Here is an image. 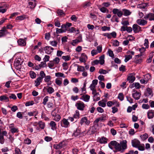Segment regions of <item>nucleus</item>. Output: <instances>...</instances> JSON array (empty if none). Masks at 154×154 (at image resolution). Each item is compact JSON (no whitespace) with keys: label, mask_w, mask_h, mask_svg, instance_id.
Instances as JSON below:
<instances>
[{"label":"nucleus","mask_w":154,"mask_h":154,"mask_svg":"<svg viewBox=\"0 0 154 154\" xmlns=\"http://www.w3.org/2000/svg\"><path fill=\"white\" fill-rule=\"evenodd\" d=\"M127 141L126 140H122L120 143L116 141H112L110 143L109 146L110 148L112 149V147L110 146V144L114 146L116 152H123L127 148Z\"/></svg>","instance_id":"f257e3e1"},{"label":"nucleus","mask_w":154,"mask_h":154,"mask_svg":"<svg viewBox=\"0 0 154 154\" xmlns=\"http://www.w3.org/2000/svg\"><path fill=\"white\" fill-rule=\"evenodd\" d=\"M107 118V117L106 114H102L101 116L98 119H96L94 122V126H98V122L99 121H104L106 120Z\"/></svg>","instance_id":"f03ea898"},{"label":"nucleus","mask_w":154,"mask_h":154,"mask_svg":"<svg viewBox=\"0 0 154 154\" xmlns=\"http://www.w3.org/2000/svg\"><path fill=\"white\" fill-rule=\"evenodd\" d=\"M75 106L78 109L81 111H83L85 107V105L84 103L80 101H78L76 103Z\"/></svg>","instance_id":"7ed1b4c3"},{"label":"nucleus","mask_w":154,"mask_h":154,"mask_svg":"<svg viewBox=\"0 0 154 154\" xmlns=\"http://www.w3.org/2000/svg\"><path fill=\"white\" fill-rule=\"evenodd\" d=\"M112 12L115 15H117V16L120 18L123 15L122 10L121 11L120 9L114 8L113 9Z\"/></svg>","instance_id":"20e7f679"},{"label":"nucleus","mask_w":154,"mask_h":154,"mask_svg":"<svg viewBox=\"0 0 154 154\" xmlns=\"http://www.w3.org/2000/svg\"><path fill=\"white\" fill-rule=\"evenodd\" d=\"M9 34V32L6 29V27L4 26L0 30V38L4 37Z\"/></svg>","instance_id":"39448f33"},{"label":"nucleus","mask_w":154,"mask_h":154,"mask_svg":"<svg viewBox=\"0 0 154 154\" xmlns=\"http://www.w3.org/2000/svg\"><path fill=\"white\" fill-rule=\"evenodd\" d=\"M60 125L63 127L67 128L70 126L69 122L68 121V119H63L61 121Z\"/></svg>","instance_id":"423d86ee"},{"label":"nucleus","mask_w":154,"mask_h":154,"mask_svg":"<svg viewBox=\"0 0 154 154\" xmlns=\"http://www.w3.org/2000/svg\"><path fill=\"white\" fill-rule=\"evenodd\" d=\"M133 91L134 93L132 94V97L135 100H139L141 96V94L140 93L134 90H133Z\"/></svg>","instance_id":"0eeeda50"},{"label":"nucleus","mask_w":154,"mask_h":154,"mask_svg":"<svg viewBox=\"0 0 154 154\" xmlns=\"http://www.w3.org/2000/svg\"><path fill=\"white\" fill-rule=\"evenodd\" d=\"M144 19L145 20L148 19L149 21L154 20V14L149 13L146 14L144 17Z\"/></svg>","instance_id":"6e6552de"},{"label":"nucleus","mask_w":154,"mask_h":154,"mask_svg":"<svg viewBox=\"0 0 154 154\" xmlns=\"http://www.w3.org/2000/svg\"><path fill=\"white\" fill-rule=\"evenodd\" d=\"M90 123V121L88 120L87 117H86L82 118L80 121V124L81 125L85 123V125H88Z\"/></svg>","instance_id":"1a4fd4ad"},{"label":"nucleus","mask_w":154,"mask_h":154,"mask_svg":"<svg viewBox=\"0 0 154 154\" xmlns=\"http://www.w3.org/2000/svg\"><path fill=\"white\" fill-rule=\"evenodd\" d=\"M137 24L140 26H144L147 24V22L146 20L140 19H137L136 21Z\"/></svg>","instance_id":"9d476101"},{"label":"nucleus","mask_w":154,"mask_h":154,"mask_svg":"<svg viewBox=\"0 0 154 154\" xmlns=\"http://www.w3.org/2000/svg\"><path fill=\"white\" fill-rule=\"evenodd\" d=\"M44 50L46 54H50L53 51L54 48L51 46H48L45 47L44 48Z\"/></svg>","instance_id":"9b49d317"},{"label":"nucleus","mask_w":154,"mask_h":154,"mask_svg":"<svg viewBox=\"0 0 154 154\" xmlns=\"http://www.w3.org/2000/svg\"><path fill=\"white\" fill-rule=\"evenodd\" d=\"M107 139L104 137H99L97 139V141L101 144H106L107 143Z\"/></svg>","instance_id":"f8f14e48"},{"label":"nucleus","mask_w":154,"mask_h":154,"mask_svg":"<svg viewBox=\"0 0 154 154\" xmlns=\"http://www.w3.org/2000/svg\"><path fill=\"white\" fill-rule=\"evenodd\" d=\"M141 56V55H137L135 56L134 58V62L137 64H140L142 61V59L141 58H139Z\"/></svg>","instance_id":"ddd939ff"},{"label":"nucleus","mask_w":154,"mask_h":154,"mask_svg":"<svg viewBox=\"0 0 154 154\" xmlns=\"http://www.w3.org/2000/svg\"><path fill=\"white\" fill-rule=\"evenodd\" d=\"M51 77L50 75H47L44 79L45 82L47 83V86H50L52 84V82L51 81Z\"/></svg>","instance_id":"4468645a"},{"label":"nucleus","mask_w":154,"mask_h":154,"mask_svg":"<svg viewBox=\"0 0 154 154\" xmlns=\"http://www.w3.org/2000/svg\"><path fill=\"white\" fill-rule=\"evenodd\" d=\"M90 99V96L88 94H84L82 95L80 99L83 100L85 102H88L89 101Z\"/></svg>","instance_id":"2eb2a0df"},{"label":"nucleus","mask_w":154,"mask_h":154,"mask_svg":"<svg viewBox=\"0 0 154 154\" xmlns=\"http://www.w3.org/2000/svg\"><path fill=\"white\" fill-rule=\"evenodd\" d=\"M4 136H7V132L6 131H3L2 132V135H0V143L1 144H4L5 142Z\"/></svg>","instance_id":"dca6fc26"},{"label":"nucleus","mask_w":154,"mask_h":154,"mask_svg":"<svg viewBox=\"0 0 154 154\" xmlns=\"http://www.w3.org/2000/svg\"><path fill=\"white\" fill-rule=\"evenodd\" d=\"M43 89L45 90L48 93L50 94H52L54 91V89L52 87L49 86L44 87Z\"/></svg>","instance_id":"f3484780"},{"label":"nucleus","mask_w":154,"mask_h":154,"mask_svg":"<svg viewBox=\"0 0 154 154\" xmlns=\"http://www.w3.org/2000/svg\"><path fill=\"white\" fill-rule=\"evenodd\" d=\"M87 59V55L85 53H83L81 54L79 60L81 62L85 63Z\"/></svg>","instance_id":"a211bd4d"},{"label":"nucleus","mask_w":154,"mask_h":154,"mask_svg":"<svg viewBox=\"0 0 154 154\" xmlns=\"http://www.w3.org/2000/svg\"><path fill=\"white\" fill-rule=\"evenodd\" d=\"M140 141L137 140L135 139L131 141L132 145L134 147L137 148L140 144Z\"/></svg>","instance_id":"6ab92c4d"},{"label":"nucleus","mask_w":154,"mask_h":154,"mask_svg":"<svg viewBox=\"0 0 154 154\" xmlns=\"http://www.w3.org/2000/svg\"><path fill=\"white\" fill-rule=\"evenodd\" d=\"M81 133V131L79 128H77L76 130L74 131L72 134V136L75 137H77L79 136Z\"/></svg>","instance_id":"aec40b11"},{"label":"nucleus","mask_w":154,"mask_h":154,"mask_svg":"<svg viewBox=\"0 0 154 154\" xmlns=\"http://www.w3.org/2000/svg\"><path fill=\"white\" fill-rule=\"evenodd\" d=\"M28 17L25 15H23L20 16H18L16 18V20H22L27 19Z\"/></svg>","instance_id":"412c9836"},{"label":"nucleus","mask_w":154,"mask_h":154,"mask_svg":"<svg viewBox=\"0 0 154 154\" xmlns=\"http://www.w3.org/2000/svg\"><path fill=\"white\" fill-rule=\"evenodd\" d=\"M29 4L31 8H33L36 6L35 1V0H30L29 2Z\"/></svg>","instance_id":"4be33fe9"},{"label":"nucleus","mask_w":154,"mask_h":154,"mask_svg":"<svg viewBox=\"0 0 154 154\" xmlns=\"http://www.w3.org/2000/svg\"><path fill=\"white\" fill-rule=\"evenodd\" d=\"M147 116L149 119L152 118L154 116V110H149L147 112Z\"/></svg>","instance_id":"5701e85b"},{"label":"nucleus","mask_w":154,"mask_h":154,"mask_svg":"<svg viewBox=\"0 0 154 154\" xmlns=\"http://www.w3.org/2000/svg\"><path fill=\"white\" fill-rule=\"evenodd\" d=\"M122 12L123 15L126 16L130 15L131 13V12L130 10L126 9H122Z\"/></svg>","instance_id":"b1692460"},{"label":"nucleus","mask_w":154,"mask_h":154,"mask_svg":"<svg viewBox=\"0 0 154 154\" xmlns=\"http://www.w3.org/2000/svg\"><path fill=\"white\" fill-rule=\"evenodd\" d=\"M92 94L94 95L93 100L94 101H97L100 100V95L99 93L96 92L94 94Z\"/></svg>","instance_id":"393cba45"},{"label":"nucleus","mask_w":154,"mask_h":154,"mask_svg":"<svg viewBox=\"0 0 154 154\" xmlns=\"http://www.w3.org/2000/svg\"><path fill=\"white\" fill-rule=\"evenodd\" d=\"M43 79L40 77H38L37 78L36 80L35 81V85L36 87H38L40 85V83L42 82Z\"/></svg>","instance_id":"a878e982"},{"label":"nucleus","mask_w":154,"mask_h":154,"mask_svg":"<svg viewBox=\"0 0 154 154\" xmlns=\"http://www.w3.org/2000/svg\"><path fill=\"white\" fill-rule=\"evenodd\" d=\"M149 6L148 3H143L139 4L137 5V8L140 9H144Z\"/></svg>","instance_id":"bb28decb"},{"label":"nucleus","mask_w":154,"mask_h":154,"mask_svg":"<svg viewBox=\"0 0 154 154\" xmlns=\"http://www.w3.org/2000/svg\"><path fill=\"white\" fill-rule=\"evenodd\" d=\"M17 43L19 45L24 46L26 45V42L23 38H20L17 41Z\"/></svg>","instance_id":"cd10ccee"},{"label":"nucleus","mask_w":154,"mask_h":154,"mask_svg":"<svg viewBox=\"0 0 154 154\" xmlns=\"http://www.w3.org/2000/svg\"><path fill=\"white\" fill-rule=\"evenodd\" d=\"M50 126L51 127V129L53 130H55L57 129V126L56 123L54 121H52L50 124Z\"/></svg>","instance_id":"c85d7f7f"},{"label":"nucleus","mask_w":154,"mask_h":154,"mask_svg":"<svg viewBox=\"0 0 154 154\" xmlns=\"http://www.w3.org/2000/svg\"><path fill=\"white\" fill-rule=\"evenodd\" d=\"M127 80L130 83H133L135 79V77L131 75H130L127 78Z\"/></svg>","instance_id":"c756f323"},{"label":"nucleus","mask_w":154,"mask_h":154,"mask_svg":"<svg viewBox=\"0 0 154 154\" xmlns=\"http://www.w3.org/2000/svg\"><path fill=\"white\" fill-rule=\"evenodd\" d=\"M145 95L146 96H152L153 94L151 89L149 88H147L145 93Z\"/></svg>","instance_id":"7c9ffc66"},{"label":"nucleus","mask_w":154,"mask_h":154,"mask_svg":"<svg viewBox=\"0 0 154 154\" xmlns=\"http://www.w3.org/2000/svg\"><path fill=\"white\" fill-rule=\"evenodd\" d=\"M0 101H5L6 102H8L9 101V98L7 97L6 95H2L0 97Z\"/></svg>","instance_id":"2f4dec72"},{"label":"nucleus","mask_w":154,"mask_h":154,"mask_svg":"<svg viewBox=\"0 0 154 154\" xmlns=\"http://www.w3.org/2000/svg\"><path fill=\"white\" fill-rule=\"evenodd\" d=\"M133 30L135 32H139L138 29L140 28V27L137 24H134L132 26Z\"/></svg>","instance_id":"473e14b6"},{"label":"nucleus","mask_w":154,"mask_h":154,"mask_svg":"<svg viewBox=\"0 0 154 154\" xmlns=\"http://www.w3.org/2000/svg\"><path fill=\"white\" fill-rule=\"evenodd\" d=\"M62 142H61L58 144H54V148L56 149H60L63 147Z\"/></svg>","instance_id":"72a5a7b5"},{"label":"nucleus","mask_w":154,"mask_h":154,"mask_svg":"<svg viewBox=\"0 0 154 154\" xmlns=\"http://www.w3.org/2000/svg\"><path fill=\"white\" fill-rule=\"evenodd\" d=\"M55 64L53 61H50L48 64V67L51 69H53L54 68V66Z\"/></svg>","instance_id":"f704fd0d"},{"label":"nucleus","mask_w":154,"mask_h":154,"mask_svg":"<svg viewBox=\"0 0 154 154\" xmlns=\"http://www.w3.org/2000/svg\"><path fill=\"white\" fill-rule=\"evenodd\" d=\"M119 18L116 15H114L112 16L111 19V21L112 22H116L117 23L119 22Z\"/></svg>","instance_id":"c9c22d12"},{"label":"nucleus","mask_w":154,"mask_h":154,"mask_svg":"<svg viewBox=\"0 0 154 154\" xmlns=\"http://www.w3.org/2000/svg\"><path fill=\"white\" fill-rule=\"evenodd\" d=\"M38 114V112L37 111L30 112L28 113V115L30 116H36Z\"/></svg>","instance_id":"e433bc0d"},{"label":"nucleus","mask_w":154,"mask_h":154,"mask_svg":"<svg viewBox=\"0 0 154 154\" xmlns=\"http://www.w3.org/2000/svg\"><path fill=\"white\" fill-rule=\"evenodd\" d=\"M55 26L57 27H59L60 26L61 24L59 20L57 18L54 20Z\"/></svg>","instance_id":"4c0bfd02"},{"label":"nucleus","mask_w":154,"mask_h":154,"mask_svg":"<svg viewBox=\"0 0 154 154\" xmlns=\"http://www.w3.org/2000/svg\"><path fill=\"white\" fill-rule=\"evenodd\" d=\"M98 104L99 106L104 107L106 106V103L103 100L100 101L98 102Z\"/></svg>","instance_id":"58836bf2"},{"label":"nucleus","mask_w":154,"mask_h":154,"mask_svg":"<svg viewBox=\"0 0 154 154\" xmlns=\"http://www.w3.org/2000/svg\"><path fill=\"white\" fill-rule=\"evenodd\" d=\"M100 60H99L100 61V63L102 65H103L104 63V58L105 56L104 55H103L101 56L99 58Z\"/></svg>","instance_id":"ea45409f"},{"label":"nucleus","mask_w":154,"mask_h":154,"mask_svg":"<svg viewBox=\"0 0 154 154\" xmlns=\"http://www.w3.org/2000/svg\"><path fill=\"white\" fill-rule=\"evenodd\" d=\"M53 116H54L53 119L54 120L57 121L58 122L61 119V117L59 115L57 114L54 116L53 115Z\"/></svg>","instance_id":"a19ab883"},{"label":"nucleus","mask_w":154,"mask_h":154,"mask_svg":"<svg viewBox=\"0 0 154 154\" xmlns=\"http://www.w3.org/2000/svg\"><path fill=\"white\" fill-rule=\"evenodd\" d=\"M96 86L91 84L90 86V88L91 90L92 91V94H94L96 92V91L95 89Z\"/></svg>","instance_id":"79ce46f5"},{"label":"nucleus","mask_w":154,"mask_h":154,"mask_svg":"<svg viewBox=\"0 0 154 154\" xmlns=\"http://www.w3.org/2000/svg\"><path fill=\"white\" fill-rule=\"evenodd\" d=\"M137 148L140 151H144L145 149V145L143 144H140Z\"/></svg>","instance_id":"37998d69"},{"label":"nucleus","mask_w":154,"mask_h":154,"mask_svg":"<svg viewBox=\"0 0 154 154\" xmlns=\"http://www.w3.org/2000/svg\"><path fill=\"white\" fill-rule=\"evenodd\" d=\"M55 76L56 77H62L63 78H65V76L64 74L60 72L55 73Z\"/></svg>","instance_id":"c03bdc74"},{"label":"nucleus","mask_w":154,"mask_h":154,"mask_svg":"<svg viewBox=\"0 0 154 154\" xmlns=\"http://www.w3.org/2000/svg\"><path fill=\"white\" fill-rule=\"evenodd\" d=\"M79 116L80 114L79 111L78 110H76L73 117L75 119H76L79 118Z\"/></svg>","instance_id":"a18cd8bd"},{"label":"nucleus","mask_w":154,"mask_h":154,"mask_svg":"<svg viewBox=\"0 0 154 154\" xmlns=\"http://www.w3.org/2000/svg\"><path fill=\"white\" fill-rule=\"evenodd\" d=\"M149 40L147 38H146L144 40L143 45L146 47V48H148L149 47Z\"/></svg>","instance_id":"49530a36"},{"label":"nucleus","mask_w":154,"mask_h":154,"mask_svg":"<svg viewBox=\"0 0 154 154\" xmlns=\"http://www.w3.org/2000/svg\"><path fill=\"white\" fill-rule=\"evenodd\" d=\"M148 134L146 133L140 136L141 139L143 141L146 140L148 138Z\"/></svg>","instance_id":"de8ad7c7"},{"label":"nucleus","mask_w":154,"mask_h":154,"mask_svg":"<svg viewBox=\"0 0 154 154\" xmlns=\"http://www.w3.org/2000/svg\"><path fill=\"white\" fill-rule=\"evenodd\" d=\"M63 32H65V31L61 29L57 28L56 29V33L57 34H60Z\"/></svg>","instance_id":"09e8293b"},{"label":"nucleus","mask_w":154,"mask_h":154,"mask_svg":"<svg viewBox=\"0 0 154 154\" xmlns=\"http://www.w3.org/2000/svg\"><path fill=\"white\" fill-rule=\"evenodd\" d=\"M125 61L127 62L130 59L132 58V56L131 55H125Z\"/></svg>","instance_id":"8fccbe9b"},{"label":"nucleus","mask_w":154,"mask_h":154,"mask_svg":"<svg viewBox=\"0 0 154 154\" xmlns=\"http://www.w3.org/2000/svg\"><path fill=\"white\" fill-rule=\"evenodd\" d=\"M55 82L56 84L60 86L62 84V81L60 79H56L55 80Z\"/></svg>","instance_id":"3c124183"},{"label":"nucleus","mask_w":154,"mask_h":154,"mask_svg":"<svg viewBox=\"0 0 154 154\" xmlns=\"http://www.w3.org/2000/svg\"><path fill=\"white\" fill-rule=\"evenodd\" d=\"M38 124L39 126V127L42 129H43L45 127V124L44 122L40 121L38 122Z\"/></svg>","instance_id":"603ef678"},{"label":"nucleus","mask_w":154,"mask_h":154,"mask_svg":"<svg viewBox=\"0 0 154 154\" xmlns=\"http://www.w3.org/2000/svg\"><path fill=\"white\" fill-rule=\"evenodd\" d=\"M77 71H84L85 70L84 67L83 66H79L77 65Z\"/></svg>","instance_id":"864d4df0"},{"label":"nucleus","mask_w":154,"mask_h":154,"mask_svg":"<svg viewBox=\"0 0 154 154\" xmlns=\"http://www.w3.org/2000/svg\"><path fill=\"white\" fill-rule=\"evenodd\" d=\"M49 43L51 45L54 47H56L57 44V42L56 41H51Z\"/></svg>","instance_id":"5fc2aeb1"},{"label":"nucleus","mask_w":154,"mask_h":154,"mask_svg":"<svg viewBox=\"0 0 154 154\" xmlns=\"http://www.w3.org/2000/svg\"><path fill=\"white\" fill-rule=\"evenodd\" d=\"M12 134H14L15 133H17L19 131L17 128H14L11 130H10Z\"/></svg>","instance_id":"6e6d98bb"},{"label":"nucleus","mask_w":154,"mask_h":154,"mask_svg":"<svg viewBox=\"0 0 154 154\" xmlns=\"http://www.w3.org/2000/svg\"><path fill=\"white\" fill-rule=\"evenodd\" d=\"M29 74H30V77L32 79L35 78L36 77V74L33 71L30 72Z\"/></svg>","instance_id":"4d7b16f0"},{"label":"nucleus","mask_w":154,"mask_h":154,"mask_svg":"<svg viewBox=\"0 0 154 154\" xmlns=\"http://www.w3.org/2000/svg\"><path fill=\"white\" fill-rule=\"evenodd\" d=\"M49 97L48 96H46L44 97L43 100V101L42 102V103L44 105H45L46 104L47 102L48 101V100Z\"/></svg>","instance_id":"13d9d810"},{"label":"nucleus","mask_w":154,"mask_h":154,"mask_svg":"<svg viewBox=\"0 0 154 154\" xmlns=\"http://www.w3.org/2000/svg\"><path fill=\"white\" fill-rule=\"evenodd\" d=\"M101 29L103 31H109L110 30V28L109 27H107L106 26H103L102 27Z\"/></svg>","instance_id":"bf43d9fd"},{"label":"nucleus","mask_w":154,"mask_h":154,"mask_svg":"<svg viewBox=\"0 0 154 154\" xmlns=\"http://www.w3.org/2000/svg\"><path fill=\"white\" fill-rule=\"evenodd\" d=\"M100 11L103 13H105L106 11L108 12L109 11L106 8L104 7H102L100 8Z\"/></svg>","instance_id":"052dcab7"},{"label":"nucleus","mask_w":154,"mask_h":154,"mask_svg":"<svg viewBox=\"0 0 154 154\" xmlns=\"http://www.w3.org/2000/svg\"><path fill=\"white\" fill-rule=\"evenodd\" d=\"M62 58L65 61H68L70 60V57L69 56H63L62 57Z\"/></svg>","instance_id":"680f3d73"},{"label":"nucleus","mask_w":154,"mask_h":154,"mask_svg":"<svg viewBox=\"0 0 154 154\" xmlns=\"http://www.w3.org/2000/svg\"><path fill=\"white\" fill-rule=\"evenodd\" d=\"M91 3L89 2H85L83 5L84 7L86 8L91 6Z\"/></svg>","instance_id":"e2e57ef3"},{"label":"nucleus","mask_w":154,"mask_h":154,"mask_svg":"<svg viewBox=\"0 0 154 154\" xmlns=\"http://www.w3.org/2000/svg\"><path fill=\"white\" fill-rule=\"evenodd\" d=\"M52 61H53L54 62L55 64H57L59 62L60 59L58 57H56Z\"/></svg>","instance_id":"0e129e2a"},{"label":"nucleus","mask_w":154,"mask_h":154,"mask_svg":"<svg viewBox=\"0 0 154 154\" xmlns=\"http://www.w3.org/2000/svg\"><path fill=\"white\" fill-rule=\"evenodd\" d=\"M108 53L109 54V56L112 57H114V54L113 53V51L110 49H109L108 50Z\"/></svg>","instance_id":"69168bd1"},{"label":"nucleus","mask_w":154,"mask_h":154,"mask_svg":"<svg viewBox=\"0 0 154 154\" xmlns=\"http://www.w3.org/2000/svg\"><path fill=\"white\" fill-rule=\"evenodd\" d=\"M98 53L97 51L95 49L92 50L91 53L92 56H94L95 55L97 54Z\"/></svg>","instance_id":"338daca9"},{"label":"nucleus","mask_w":154,"mask_h":154,"mask_svg":"<svg viewBox=\"0 0 154 154\" xmlns=\"http://www.w3.org/2000/svg\"><path fill=\"white\" fill-rule=\"evenodd\" d=\"M21 152L20 149L17 147L15 149V153L14 154H21Z\"/></svg>","instance_id":"774afa93"}]
</instances>
